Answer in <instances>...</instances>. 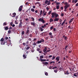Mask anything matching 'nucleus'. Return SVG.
<instances>
[{
    "label": "nucleus",
    "instance_id": "1",
    "mask_svg": "<svg viewBox=\"0 0 78 78\" xmlns=\"http://www.w3.org/2000/svg\"><path fill=\"white\" fill-rule=\"evenodd\" d=\"M38 21H39V22H41V21L42 22V23H45V21L44 20V19H42V18H41L39 19Z\"/></svg>",
    "mask_w": 78,
    "mask_h": 78
},
{
    "label": "nucleus",
    "instance_id": "2",
    "mask_svg": "<svg viewBox=\"0 0 78 78\" xmlns=\"http://www.w3.org/2000/svg\"><path fill=\"white\" fill-rule=\"evenodd\" d=\"M22 23H23V22H20L19 24L18 27L19 28H22Z\"/></svg>",
    "mask_w": 78,
    "mask_h": 78
},
{
    "label": "nucleus",
    "instance_id": "3",
    "mask_svg": "<svg viewBox=\"0 0 78 78\" xmlns=\"http://www.w3.org/2000/svg\"><path fill=\"white\" fill-rule=\"evenodd\" d=\"M22 8H23V6L22 5H21L19 9V11H20V12L22 11Z\"/></svg>",
    "mask_w": 78,
    "mask_h": 78
},
{
    "label": "nucleus",
    "instance_id": "4",
    "mask_svg": "<svg viewBox=\"0 0 78 78\" xmlns=\"http://www.w3.org/2000/svg\"><path fill=\"white\" fill-rule=\"evenodd\" d=\"M31 25L34 26V27H35V25H36L35 22L34 21L33 22H31Z\"/></svg>",
    "mask_w": 78,
    "mask_h": 78
},
{
    "label": "nucleus",
    "instance_id": "5",
    "mask_svg": "<svg viewBox=\"0 0 78 78\" xmlns=\"http://www.w3.org/2000/svg\"><path fill=\"white\" fill-rule=\"evenodd\" d=\"M39 59L41 62H44V61H46V59H42V58H40Z\"/></svg>",
    "mask_w": 78,
    "mask_h": 78
},
{
    "label": "nucleus",
    "instance_id": "6",
    "mask_svg": "<svg viewBox=\"0 0 78 78\" xmlns=\"http://www.w3.org/2000/svg\"><path fill=\"white\" fill-rule=\"evenodd\" d=\"M42 64H44V65H48V63L47 62H42Z\"/></svg>",
    "mask_w": 78,
    "mask_h": 78
},
{
    "label": "nucleus",
    "instance_id": "7",
    "mask_svg": "<svg viewBox=\"0 0 78 78\" xmlns=\"http://www.w3.org/2000/svg\"><path fill=\"white\" fill-rule=\"evenodd\" d=\"M29 28V27H28L27 28V31L26 33V34L27 35V34H29V32H30V30H28V29Z\"/></svg>",
    "mask_w": 78,
    "mask_h": 78
},
{
    "label": "nucleus",
    "instance_id": "8",
    "mask_svg": "<svg viewBox=\"0 0 78 78\" xmlns=\"http://www.w3.org/2000/svg\"><path fill=\"white\" fill-rule=\"evenodd\" d=\"M52 16H51V18H53V17H55V13L53 12H52L51 13Z\"/></svg>",
    "mask_w": 78,
    "mask_h": 78
},
{
    "label": "nucleus",
    "instance_id": "9",
    "mask_svg": "<svg viewBox=\"0 0 78 78\" xmlns=\"http://www.w3.org/2000/svg\"><path fill=\"white\" fill-rule=\"evenodd\" d=\"M47 50V48L46 47L44 48V49H43V52H45Z\"/></svg>",
    "mask_w": 78,
    "mask_h": 78
},
{
    "label": "nucleus",
    "instance_id": "10",
    "mask_svg": "<svg viewBox=\"0 0 78 78\" xmlns=\"http://www.w3.org/2000/svg\"><path fill=\"white\" fill-rule=\"evenodd\" d=\"M74 19V18H73L72 19L70 20L69 21V23H71L72 22V21Z\"/></svg>",
    "mask_w": 78,
    "mask_h": 78
},
{
    "label": "nucleus",
    "instance_id": "11",
    "mask_svg": "<svg viewBox=\"0 0 78 78\" xmlns=\"http://www.w3.org/2000/svg\"><path fill=\"white\" fill-rule=\"evenodd\" d=\"M6 43V42H5V41H2L1 42V45H4L5 43Z\"/></svg>",
    "mask_w": 78,
    "mask_h": 78
},
{
    "label": "nucleus",
    "instance_id": "12",
    "mask_svg": "<svg viewBox=\"0 0 78 78\" xmlns=\"http://www.w3.org/2000/svg\"><path fill=\"white\" fill-rule=\"evenodd\" d=\"M55 18H57V17H58V16H59V15L58 14H56V13H55Z\"/></svg>",
    "mask_w": 78,
    "mask_h": 78
},
{
    "label": "nucleus",
    "instance_id": "13",
    "mask_svg": "<svg viewBox=\"0 0 78 78\" xmlns=\"http://www.w3.org/2000/svg\"><path fill=\"white\" fill-rule=\"evenodd\" d=\"M56 60L57 61H59V56L57 57L56 58Z\"/></svg>",
    "mask_w": 78,
    "mask_h": 78
},
{
    "label": "nucleus",
    "instance_id": "14",
    "mask_svg": "<svg viewBox=\"0 0 78 78\" xmlns=\"http://www.w3.org/2000/svg\"><path fill=\"white\" fill-rule=\"evenodd\" d=\"M58 20H59V19H58V18H56L54 19L55 22H56V21H57V22H58Z\"/></svg>",
    "mask_w": 78,
    "mask_h": 78
},
{
    "label": "nucleus",
    "instance_id": "15",
    "mask_svg": "<svg viewBox=\"0 0 78 78\" xmlns=\"http://www.w3.org/2000/svg\"><path fill=\"white\" fill-rule=\"evenodd\" d=\"M8 29H9L8 27V26L5 27V30H6V31H7V30H8Z\"/></svg>",
    "mask_w": 78,
    "mask_h": 78
},
{
    "label": "nucleus",
    "instance_id": "16",
    "mask_svg": "<svg viewBox=\"0 0 78 78\" xmlns=\"http://www.w3.org/2000/svg\"><path fill=\"white\" fill-rule=\"evenodd\" d=\"M69 46H68V45H66L65 46V49L66 50H67V49H68V47Z\"/></svg>",
    "mask_w": 78,
    "mask_h": 78
},
{
    "label": "nucleus",
    "instance_id": "17",
    "mask_svg": "<svg viewBox=\"0 0 78 78\" xmlns=\"http://www.w3.org/2000/svg\"><path fill=\"white\" fill-rule=\"evenodd\" d=\"M36 43H37V44H40V43H42V41H38L37 42H36Z\"/></svg>",
    "mask_w": 78,
    "mask_h": 78
},
{
    "label": "nucleus",
    "instance_id": "18",
    "mask_svg": "<svg viewBox=\"0 0 78 78\" xmlns=\"http://www.w3.org/2000/svg\"><path fill=\"white\" fill-rule=\"evenodd\" d=\"M41 35H42V36H45V32H43V33H42Z\"/></svg>",
    "mask_w": 78,
    "mask_h": 78
},
{
    "label": "nucleus",
    "instance_id": "19",
    "mask_svg": "<svg viewBox=\"0 0 78 78\" xmlns=\"http://www.w3.org/2000/svg\"><path fill=\"white\" fill-rule=\"evenodd\" d=\"M50 23H51L52 22H53V20L52 18H50Z\"/></svg>",
    "mask_w": 78,
    "mask_h": 78
},
{
    "label": "nucleus",
    "instance_id": "20",
    "mask_svg": "<svg viewBox=\"0 0 78 78\" xmlns=\"http://www.w3.org/2000/svg\"><path fill=\"white\" fill-rule=\"evenodd\" d=\"M69 5H66L65 6V8L66 9H67V8H68V7H69Z\"/></svg>",
    "mask_w": 78,
    "mask_h": 78
},
{
    "label": "nucleus",
    "instance_id": "21",
    "mask_svg": "<svg viewBox=\"0 0 78 78\" xmlns=\"http://www.w3.org/2000/svg\"><path fill=\"white\" fill-rule=\"evenodd\" d=\"M23 58H24V59H25V58H27V57L26 56V55H25L24 54L23 55Z\"/></svg>",
    "mask_w": 78,
    "mask_h": 78
},
{
    "label": "nucleus",
    "instance_id": "22",
    "mask_svg": "<svg viewBox=\"0 0 78 78\" xmlns=\"http://www.w3.org/2000/svg\"><path fill=\"white\" fill-rule=\"evenodd\" d=\"M56 8L57 9H59V5H58L56 6Z\"/></svg>",
    "mask_w": 78,
    "mask_h": 78
},
{
    "label": "nucleus",
    "instance_id": "23",
    "mask_svg": "<svg viewBox=\"0 0 78 78\" xmlns=\"http://www.w3.org/2000/svg\"><path fill=\"white\" fill-rule=\"evenodd\" d=\"M42 10H41L40 12V16H42Z\"/></svg>",
    "mask_w": 78,
    "mask_h": 78
},
{
    "label": "nucleus",
    "instance_id": "24",
    "mask_svg": "<svg viewBox=\"0 0 78 78\" xmlns=\"http://www.w3.org/2000/svg\"><path fill=\"white\" fill-rule=\"evenodd\" d=\"M56 57V56H53L52 57V60H53V59H55V58Z\"/></svg>",
    "mask_w": 78,
    "mask_h": 78
},
{
    "label": "nucleus",
    "instance_id": "25",
    "mask_svg": "<svg viewBox=\"0 0 78 78\" xmlns=\"http://www.w3.org/2000/svg\"><path fill=\"white\" fill-rule=\"evenodd\" d=\"M0 41H1V42H3V41H4V39H3V38H1Z\"/></svg>",
    "mask_w": 78,
    "mask_h": 78
},
{
    "label": "nucleus",
    "instance_id": "26",
    "mask_svg": "<svg viewBox=\"0 0 78 78\" xmlns=\"http://www.w3.org/2000/svg\"><path fill=\"white\" fill-rule=\"evenodd\" d=\"M72 3H74L75 4L76 3V2H75V0H72Z\"/></svg>",
    "mask_w": 78,
    "mask_h": 78
},
{
    "label": "nucleus",
    "instance_id": "27",
    "mask_svg": "<svg viewBox=\"0 0 78 78\" xmlns=\"http://www.w3.org/2000/svg\"><path fill=\"white\" fill-rule=\"evenodd\" d=\"M6 25H7V24L5 22L3 24V26H5Z\"/></svg>",
    "mask_w": 78,
    "mask_h": 78
},
{
    "label": "nucleus",
    "instance_id": "28",
    "mask_svg": "<svg viewBox=\"0 0 78 78\" xmlns=\"http://www.w3.org/2000/svg\"><path fill=\"white\" fill-rule=\"evenodd\" d=\"M77 75V73H75V74H74L73 76H76V77H77V75Z\"/></svg>",
    "mask_w": 78,
    "mask_h": 78
},
{
    "label": "nucleus",
    "instance_id": "29",
    "mask_svg": "<svg viewBox=\"0 0 78 78\" xmlns=\"http://www.w3.org/2000/svg\"><path fill=\"white\" fill-rule=\"evenodd\" d=\"M44 58V56L43 55H41L40 56V58L42 59Z\"/></svg>",
    "mask_w": 78,
    "mask_h": 78
},
{
    "label": "nucleus",
    "instance_id": "30",
    "mask_svg": "<svg viewBox=\"0 0 78 78\" xmlns=\"http://www.w3.org/2000/svg\"><path fill=\"white\" fill-rule=\"evenodd\" d=\"M31 11H32V12H34V9H31Z\"/></svg>",
    "mask_w": 78,
    "mask_h": 78
},
{
    "label": "nucleus",
    "instance_id": "31",
    "mask_svg": "<svg viewBox=\"0 0 78 78\" xmlns=\"http://www.w3.org/2000/svg\"><path fill=\"white\" fill-rule=\"evenodd\" d=\"M12 15L13 16H16V13L14 12V13H13L12 14Z\"/></svg>",
    "mask_w": 78,
    "mask_h": 78
},
{
    "label": "nucleus",
    "instance_id": "32",
    "mask_svg": "<svg viewBox=\"0 0 78 78\" xmlns=\"http://www.w3.org/2000/svg\"><path fill=\"white\" fill-rule=\"evenodd\" d=\"M50 28L51 30H53V26H52L51 27H50Z\"/></svg>",
    "mask_w": 78,
    "mask_h": 78
},
{
    "label": "nucleus",
    "instance_id": "33",
    "mask_svg": "<svg viewBox=\"0 0 78 78\" xmlns=\"http://www.w3.org/2000/svg\"><path fill=\"white\" fill-rule=\"evenodd\" d=\"M40 29L41 30V31H43V30H44V29H42V27H40Z\"/></svg>",
    "mask_w": 78,
    "mask_h": 78
},
{
    "label": "nucleus",
    "instance_id": "34",
    "mask_svg": "<svg viewBox=\"0 0 78 78\" xmlns=\"http://www.w3.org/2000/svg\"><path fill=\"white\" fill-rule=\"evenodd\" d=\"M31 19L33 21H34V18L33 17H32L31 18Z\"/></svg>",
    "mask_w": 78,
    "mask_h": 78
},
{
    "label": "nucleus",
    "instance_id": "35",
    "mask_svg": "<svg viewBox=\"0 0 78 78\" xmlns=\"http://www.w3.org/2000/svg\"><path fill=\"white\" fill-rule=\"evenodd\" d=\"M46 14H47V12H45L44 14L43 15V17L44 16H46Z\"/></svg>",
    "mask_w": 78,
    "mask_h": 78
},
{
    "label": "nucleus",
    "instance_id": "36",
    "mask_svg": "<svg viewBox=\"0 0 78 78\" xmlns=\"http://www.w3.org/2000/svg\"><path fill=\"white\" fill-rule=\"evenodd\" d=\"M51 11H50L48 13V14L49 15H50V14H51Z\"/></svg>",
    "mask_w": 78,
    "mask_h": 78
},
{
    "label": "nucleus",
    "instance_id": "37",
    "mask_svg": "<svg viewBox=\"0 0 78 78\" xmlns=\"http://www.w3.org/2000/svg\"><path fill=\"white\" fill-rule=\"evenodd\" d=\"M51 3V2L50 1H49L48 3L47 4L48 5H50Z\"/></svg>",
    "mask_w": 78,
    "mask_h": 78
},
{
    "label": "nucleus",
    "instance_id": "38",
    "mask_svg": "<svg viewBox=\"0 0 78 78\" xmlns=\"http://www.w3.org/2000/svg\"><path fill=\"white\" fill-rule=\"evenodd\" d=\"M28 51H27L26 52L25 55H26V56H27V55H28Z\"/></svg>",
    "mask_w": 78,
    "mask_h": 78
},
{
    "label": "nucleus",
    "instance_id": "39",
    "mask_svg": "<svg viewBox=\"0 0 78 78\" xmlns=\"http://www.w3.org/2000/svg\"><path fill=\"white\" fill-rule=\"evenodd\" d=\"M48 0H46L45 2V4H47V3H48Z\"/></svg>",
    "mask_w": 78,
    "mask_h": 78
},
{
    "label": "nucleus",
    "instance_id": "40",
    "mask_svg": "<svg viewBox=\"0 0 78 78\" xmlns=\"http://www.w3.org/2000/svg\"><path fill=\"white\" fill-rule=\"evenodd\" d=\"M21 34H22V35H23V34H24V31H22V32L21 33Z\"/></svg>",
    "mask_w": 78,
    "mask_h": 78
},
{
    "label": "nucleus",
    "instance_id": "41",
    "mask_svg": "<svg viewBox=\"0 0 78 78\" xmlns=\"http://www.w3.org/2000/svg\"><path fill=\"white\" fill-rule=\"evenodd\" d=\"M50 49L46 51V52H47V53H48V52H50Z\"/></svg>",
    "mask_w": 78,
    "mask_h": 78
},
{
    "label": "nucleus",
    "instance_id": "42",
    "mask_svg": "<svg viewBox=\"0 0 78 78\" xmlns=\"http://www.w3.org/2000/svg\"><path fill=\"white\" fill-rule=\"evenodd\" d=\"M15 24H18V23L17 22V21H15Z\"/></svg>",
    "mask_w": 78,
    "mask_h": 78
},
{
    "label": "nucleus",
    "instance_id": "43",
    "mask_svg": "<svg viewBox=\"0 0 78 78\" xmlns=\"http://www.w3.org/2000/svg\"><path fill=\"white\" fill-rule=\"evenodd\" d=\"M29 48H30V47H28L26 48V50H28V49H29Z\"/></svg>",
    "mask_w": 78,
    "mask_h": 78
},
{
    "label": "nucleus",
    "instance_id": "44",
    "mask_svg": "<svg viewBox=\"0 0 78 78\" xmlns=\"http://www.w3.org/2000/svg\"><path fill=\"white\" fill-rule=\"evenodd\" d=\"M37 51H39V50H41V49L40 48H38L37 49Z\"/></svg>",
    "mask_w": 78,
    "mask_h": 78
},
{
    "label": "nucleus",
    "instance_id": "45",
    "mask_svg": "<svg viewBox=\"0 0 78 78\" xmlns=\"http://www.w3.org/2000/svg\"><path fill=\"white\" fill-rule=\"evenodd\" d=\"M49 35H50V36H51V35H52V33H51V32H50L49 33Z\"/></svg>",
    "mask_w": 78,
    "mask_h": 78
},
{
    "label": "nucleus",
    "instance_id": "46",
    "mask_svg": "<svg viewBox=\"0 0 78 78\" xmlns=\"http://www.w3.org/2000/svg\"><path fill=\"white\" fill-rule=\"evenodd\" d=\"M61 16H62V17H63V16H64V13H61Z\"/></svg>",
    "mask_w": 78,
    "mask_h": 78
},
{
    "label": "nucleus",
    "instance_id": "47",
    "mask_svg": "<svg viewBox=\"0 0 78 78\" xmlns=\"http://www.w3.org/2000/svg\"><path fill=\"white\" fill-rule=\"evenodd\" d=\"M64 23H64V22H63L61 24L62 26H63V25H64Z\"/></svg>",
    "mask_w": 78,
    "mask_h": 78
},
{
    "label": "nucleus",
    "instance_id": "48",
    "mask_svg": "<svg viewBox=\"0 0 78 78\" xmlns=\"http://www.w3.org/2000/svg\"><path fill=\"white\" fill-rule=\"evenodd\" d=\"M12 29V27H10L9 28V30H11Z\"/></svg>",
    "mask_w": 78,
    "mask_h": 78
},
{
    "label": "nucleus",
    "instance_id": "49",
    "mask_svg": "<svg viewBox=\"0 0 78 78\" xmlns=\"http://www.w3.org/2000/svg\"><path fill=\"white\" fill-rule=\"evenodd\" d=\"M41 42H44V40L43 39H41Z\"/></svg>",
    "mask_w": 78,
    "mask_h": 78
},
{
    "label": "nucleus",
    "instance_id": "50",
    "mask_svg": "<svg viewBox=\"0 0 78 78\" xmlns=\"http://www.w3.org/2000/svg\"><path fill=\"white\" fill-rule=\"evenodd\" d=\"M54 72H55V73H57V72H58V70H54Z\"/></svg>",
    "mask_w": 78,
    "mask_h": 78
},
{
    "label": "nucleus",
    "instance_id": "51",
    "mask_svg": "<svg viewBox=\"0 0 78 78\" xmlns=\"http://www.w3.org/2000/svg\"><path fill=\"white\" fill-rule=\"evenodd\" d=\"M29 36L30 37H31L33 36V35H32V34H30Z\"/></svg>",
    "mask_w": 78,
    "mask_h": 78
},
{
    "label": "nucleus",
    "instance_id": "52",
    "mask_svg": "<svg viewBox=\"0 0 78 78\" xmlns=\"http://www.w3.org/2000/svg\"><path fill=\"white\" fill-rule=\"evenodd\" d=\"M12 22H11L10 23V25L11 26H12Z\"/></svg>",
    "mask_w": 78,
    "mask_h": 78
},
{
    "label": "nucleus",
    "instance_id": "53",
    "mask_svg": "<svg viewBox=\"0 0 78 78\" xmlns=\"http://www.w3.org/2000/svg\"><path fill=\"white\" fill-rule=\"evenodd\" d=\"M5 40H7V39H8V37H6L5 38Z\"/></svg>",
    "mask_w": 78,
    "mask_h": 78
},
{
    "label": "nucleus",
    "instance_id": "54",
    "mask_svg": "<svg viewBox=\"0 0 78 78\" xmlns=\"http://www.w3.org/2000/svg\"><path fill=\"white\" fill-rule=\"evenodd\" d=\"M65 75H68V74H69V73H68V72H66V73H65Z\"/></svg>",
    "mask_w": 78,
    "mask_h": 78
},
{
    "label": "nucleus",
    "instance_id": "55",
    "mask_svg": "<svg viewBox=\"0 0 78 78\" xmlns=\"http://www.w3.org/2000/svg\"><path fill=\"white\" fill-rule=\"evenodd\" d=\"M64 4L65 5H68V3H67V2H66Z\"/></svg>",
    "mask_w": 78,
    "mask_h": 78
},
{
    "label": "nucleus",
    "instance_id": "56",
    "mask_svg": "<svg viewBox=\"0 0 78 78\" xmlns=\"http://www.w3.org/2000/svg\"><path fill=\"white\" fill-rule=\"evenodd\" d=\"M28 42H29V41H27V42H26V44H29V43Z\"/></svg>",
    "mask_w": 78,
    "mask_h": 78
},
{
    "label": "nucleus",
    "instance_id": "57",
    "mask_svg": "<svg viewBox=\"0 0 78 78\" xmlns=\"http://www.w3.org/2000/svg\"><path fill=\"white\" fill-rule=\"evenodd\" d=\"M11 31L10 30H9L8 31V33H11Z\"/></svg>",
    "mask_w": 78,
    "mask_h": 78
},
{
    "label": "nucleus",
    "instance_id": "58",
    "mask_svg": "<svg viewBox=\"0 0 78 78\" xmlns=\"http://www.w3.org/2000/svg\"><path fill=\"white\" fill-rule=\"evenodd\" d=\"M76 6H78V2L76 4Z\"/></svg>",
    "mask_w": 78,
    "mask_h": 78
},
{
    "label": "nucleus",
    "instance_id": "59",
    "mask_svg": "<svg viewBox=\"0 0 78 78\" xmlns=\"http://www.w3.org/2000/svg\"><path fill=\"white\" fill-rule=\"evenodd\" d=\"M59 4H60V3L59 2L56 3V5H59Z\"/></svg>",
    "mask_w": 78,
    "mask_h": 78
},
{
    "label": "nucleus",
    "instance_id": "60",
    "mask_svg": "<svg viewBox=\"0 0 78 78\" xmlns=\"http://www.w3.org/2000/svg\"><path fill=\"white\" fill-rule=\"evenodd\" d=\"M45 75H46V76H47L48 75V73L47 72L45 73Z\"/></svg>",
    "mask_w": 78,
    "mask_h": 78
},
{
    "label": "nucleus",
    "instance_id": "61",
    "mask_svg": "<svg viewBox=\"0 0 78 78\" xmlns=\"http://www.w3.org/2000/svg\"><path fill=\"white\" fill-rule=\"evenodd\" d=\"M34 50L33 49L31 50V52H32V53H33V52H34Z\"/></svg>",
    "mask_w": 78,
    "mask_h": 78
},
{
    "label": "nucleus",
    "instance_id": "62",
    "mask_svg": "<svg viewBox=\"0 0 78 78\" xmlns=\"http://www.w3.org/2000/svg\"><path fill=\"white\" fill-rule=\"evenodd\" d=\"M53 31H55V32L56 31V28H54Z\"/></svg>",
    "mask_w": 78,
    "mask_h": 78
},
{
    "label": "nucleus",
    "instance_id": "63",
    "mask_svg": "<svg viewBox=\"0 0 78 78\" xmlns=\"http://www.w3.org/2000/svg\"><path fill=\"white\" fill-rule=\"evenodd\" d=\"M46 9L47 10H49V8H48V7H47L46 8Z\"/></svg>",
    "mask_w": 78,
    "mask_h": 78
},
{
    "label": "nucleus",
    "instance_id": "64",
    "mask_svg": "<svg viewBox=\"0 0 78 78\" xmlns=\"http://www.w3.org/2000/svg\"><path fill=\"white\" fill-rule=\"evenodd\" d=\"M40 3L39 2H37L36 3V4H39Z\"/></svg>",
    "mask_w": 78,
    "mask_h": 78
}]
</instances>
